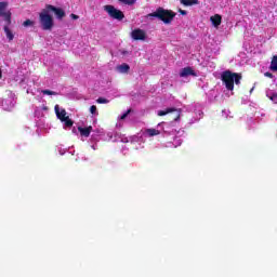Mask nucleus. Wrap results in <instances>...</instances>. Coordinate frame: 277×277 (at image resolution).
I'll return each mask as SVG.
<instances>
[{"instance_id": "423d86ee", "label": "nucleus", "mask_w": 277, "mask_h": 277, "mask_svg": "<svg viewBox=\"0 0 277 277\" xmlns=\"http://www.w3.org/2000/svg\"><path fill=\"white\" fill-rule=\"evenodd\" d=\"M45 9H48V12H53L58 21L66 17V11L62 8H56L53 4H47Z\"/></svg>"}, {"instance_id": "f03ea898", "label": "nucleus", "mask_w": 277, "mask_h": 277, "mask_svg": "<svg viewBox=\"0 0 277 277\" xmlns=\"http://www.w3.org/2000/svg\"><path fill=\"white\" fill-rule=\"evenodd\" d=\"M147 16L148 18H158V21H162L164 25H170V23L174 21L176 13L172 10L159 6L155 12L149 13Z\"/></svg>"}, {"instance_id": "dca6fc26", "label": "nucleus", "mask_w": 277, "mask_h": 277, "mask_svg": "<svg viewBox=\"0 0 277 277\" xmlns=\"http://www.w3.org/2000/svg\"><path fill=\"white\" fill-rule=\"evenodd\" d=\"M4 34L6 35L8 40H14V34L10 30V27L4 26Z\"/></svg>"}, {"instance_id": "ddd939ff", "label": "nucleus", "mask_w": 277, "mask_h": 277, "mask_svg": "<svg viewBox=\"0 0 277 277\" xmlns=\"http://www.w3.org/2000/svg\"><path fill=\"white\" fill-rule=\"evenodd\" d=\"M117 70H119L122 75H127L129 74V70H131V66H129L127 63H123L117 66Z\"/></svg>"}, {"instance_id": "9d476101", "label": "nucleus", "mask_w": 277, "mask_h": 277, "mask_svg": "<svg viewBox=\"0 0 277 277\" xmlns=\"http://www.w3.org/2000/svg\"><path fill=\"white\" fill-rule=\"evenodd\" d=\"M54 110H55L56 117L58 118V120H61V122L66 118H68V116H66V109L60 110V105H55Z\"/></svg>"}, {"instance_id": "c85d7f7f", "label": "nucleus", "mask_w": 277, "mask_h": 277, "mask_svg": "<svg viewBox=\"0 0 277 277\" xmlns=\"http://www.w3.org/2000/svg\"><path fill=\"white\" fill-rule=\"evenodd\" d=\"M1 77H3V74H0V79H1Z\"/></svg>"}, {"instance_id": "4be33fe9", "label": "nucleus", "mask_w": 277, "mask_h": 277, "mask_svg": "<svg viewBox=\"0 0 277 277\" xmlns=\"http://www.w3.org/2000/svg\"><path fill=\"white\" fill-rule=\"evenodd\" d=\"M23 27H34V21H31V19H26V21L23 23Z\"/></svg>"}, {"instance_id": "1a4fd4ad", "label": "nucleus", "mask_w": 277, "mask_h": 277, "mask_svg": "<svg viewBox=\"0 0 277 277\" xmlns=\"http://www.w3.org/2000/svg\"><path fill=\"white\" fill-rule=\"evenodd\" d=\"M180 77H197V74L192 67H184L180 71Z\"/></svg>"}, {"instance_id": "7ed1b4c3", "label": "nucleus", "mask_w": 277, "mask_h": 277, "mask_svg": "<svg viewBox=\"0 0 277 277\" xmlns=\"http://www.w3.org/2000/svg\"><path fill=\"white\" fill-rule=\"evenodd\" d=\"M39 23L43 31H51V29H53V26H54L53 16L49 14V11L47 8L39 13Z\"/></svg>"}, {"instance_id": "bb28decb", "label": "nucleus", "mask_w": 277, "mask_h": 277, "mask_svg": "<svg viewBox=\"0 0 277 277\" xmlns=\"http://www.w3.org/2000/svg\"><path fill=\"white\" fill-rule=\"evenodd\" d=\"M70 18H72V21H79V15L71 13Z\"/></svg>"}, {"instance_id": "cd10ccee", "label": "nucleus", "mask_w": 277, "mask_h": 277, "mask_svg": "<svg viewBox=\"0 0 277 277\" xmlns=\"http://www.w3.org/2000/svg\"><path fill=\"white\" fill-rule=\"evenodd\" d=\"M179 12L182 16H187V11L180 9Z\"/></svg>"}, {"instance_id": "f8f14e48", "label": "nucleus", "mask_w": 277, "mask_h": 277, "mask_svg": "<svg viewBox=\"0 0 277 277\" xmlns=\"http://www.w3.org/2000/svg\"><path fill=\"white\" fill-rule=\"evenodd\" d=\"M210 21L214 27H220L222 25V15L215 14L210 17Z\"/></svg>"}, {"instance_id": "39448f33", "label": "nucleus", "mask_w": 277, "mask_h": 277, "mask_svg": "<svg viewBox=\"0 0 277 277\" xmlns=\"http://www.w3.org/2000/svg\"><path fill=\"white\" fill-rule=\"evenodd\" d=\"M5 10H8V2H0V16L10 25L12 23V12Z\"/></svg>"}, {"instance_id": "6e6552de", "label": "nucleus", "mask_w": 277, "mask_h": 277, "mask_svg": "<svg viewBox=\"0 0 277 277\" xmlns=\"http://www.w3.org/2000/svg\"><path fill=\"white\" fill-rule=\"evenodd\" d=\"M131 38L133 40H146V31H144L140 28H136V29L132 30Z\"/></svg>"}, {"instance_id": "a878e982", "label": "nucleus", "mask_w": 277, "mask_h": 277, "mask_svg": "<svg viewBox=\"0 0 277 277\" xmlns=\"http://www.w3.org/2000/svg\"><path fill=\"white\" fill-rule=\"evenodd\" d=\"M265 77H268V79H274V74L269 72V71H266L264 74Z\"/></svg>"}, {"instance_id": "f3484780", "label": "nucleus", "mask_w": 277, "mask_h": 277, "mask_svg": "<svg viewBox=\"0 0 277 277\" xmlns=\"http://www.w3.org/2000/svg\"><path fill=\"white\" fill-rule=\"evenodd\" d=\"M146 133L149 135V137H155V135H159L161 132L157 129H147Z\"/></svg>"}, {"instance_id": "0eeeda50", "label": "nucleus", "mask_w": 277, "mask_h": 277, "mask_svg": "<svg viewBox=\"0 0 277 277\" xmlns=\"http://www.w3.org/2000/svg\"><path fill=\"white\" fill-rule=\"evenodd\" d=\"M175 114V117L173 118V120L175 122H179V120H181V109H176V108H167L166 110H159L158 111V116H168V114Z\"/></svg>"}, {"instance_id": "2eb2a0df", "label": "nucleus", "mask_w": 277, "mask_h": 277, "mask_svg": "<svg viewBox=\"0 0 277 277\" xmlns=\"http://www.w3.org/2000/svg\"><path fill=\"white\" fill-rule=\"evenodd\" d=\"M182 5L192 6L200 3L198 0H181Z\"/></svg>"}, {"instance_id": "5701e85b", "label": "nucleus", "mask_w": 277, "mask_h": 277, "mask_svg": "<svg viewBox=\"0 0 277 277\" xmlns=\"http://www.w3.org/2000/svg\"><path fill=\"white\" fill-rule=\"evenodd\" d=\"M90 113L92 114V116H96V114H98V110L96 108V105H92L90 107Z\"/></svg>"}, {"instance_id": "412c9836", "label": "nucleus", "mask_w": 277, "mask_h": 277, "mask_svg": "<svg viewBox=\"0 0 277 277\" xmlns=\"http://www.w3.org/2000/svg\"><path fill=\"white\" fill-rule=\"evenodd\" d=\"M121 3H124V5H135V1L137 0H119Z\"/></svg>"}, {"instance_id": "c756f323", "label": "nucleus", "mask_w": 277, "mask_h": 277, "mask_svg": "<svg viewBox=\"0 0 277 277\" xmlns=\"http://www.w3.org/2000/svg\"><path fill=\"white\" fill-rule=\"evenodd\" d=\"M0 75H2V72H1V68H0Z\"/></svg>"}, {"instance_id": "f257e3e1", "label": "nucleus", "mask_w": 277, "mask_h": 277, "mask_svg": "<svg viewBox=\"0 0 277 277\" xmlns=\"http://www.w3.org/2000/svg\"><path fill=\"white\" fill-rule=\"evenodd\" d=\"M221 81L224 83L226 90L233 92L235 90V83L236 85H239V83H241V74L225 70L221 75Z\"/></svg>"}, {"instance_id": "6ab92c4d", "label": "nucleus", "mask_w": 277, "mask_h": 277, "mask_svg": "<svg viewBox=\"0 0 277 277\" xmlns=\"http://www.w3.org/2000/svg\"><path fill=\"white\" fill-rule=\"evenodd\" d=\"M42 94H47L48 96H57V93L51 90H42Z\"/></svg>"}, {"instance_id": "b1692460", "label": "nucleus", "mask_w": 277, "mask_h": 277, "mask_svg": "<svg viewBox=\"0 0 277 277\" xmlns=\"http://www.w3.org/2000/svg\"><path fill=\"white\" fill-rule=\"evenodd\" d=\"M271 101H273V103H275L277 105V93H273L271 96H269Z\"/></svg>"}, {"instance_id": "aec40b11", "label": "nucleus", "mask_w": 277, "mask_h": 277, "mask_svg": "<svg viewBox=\"0 0 277 277\" xmlns=\"http://www.w3.org/2000/svg\"><path fill=\"white\" fill-rule=\"evenodd\" d=\"M96 103H98L100 105H105V104L109 103V100H107L105 97H98L96 100Z\"/></svg>"}, {"instance_id": "9b49d317", "label": "nucleus", "mask_w": 277, "mask_h": 277, "mask_svg": "<svg viewBox=\"0 0 277 277\" xmlns=\"http://www.w3.org/2000/svg\"><path fill=\"white\" fill-rule=\"evenodd\" d=\"M78 131L82 137H90V133H92L93 128L92 126H89L87 128L78 127Z\"/></svg>"}, {"instance_id": "393cba45", "label": "nucleus", "mask_w": 277, "mask_h": 277, "mask_svg": "<svg viewBox=\"0 0 277 277\" xmlns=\"http://www.w3.org/2000/svg\"><path fill=\"white\" fill-rule=\"evenodd\" d=\"M129 114H131V109H128L123 115H121L120 120H126Z\"/></svg>"}, {"instance_id": "20e7f679", "label": "nucleus", "mask_w": 277, "mask_h": 277, "mask_svg": "<svg viewBox=\"0 0 277 277\" xmlns=\"http://www.w3.org/2000/svg\"><path fill=\"white\" fill-rule=\"evenodd\" d=\"M104 12H107L108 16L115 21H124V13L111 4L104 5Z\"/></svg>"}, {"instance_id": "4468645a", "label": "nucleus", "mask_w": 277, "mask_h": 277, "mask_svg": "<svg viewBox=\"0 0 277 277\" xmlns=\"http://www.w3.org/2000/svg\"><path fill=\"white\" fill-rule=\"evenodd\" d=\"M269 70H273V72H277V55H274L272 57Z\"/></svg>"}, {"instance_id": "a211bd4d", "label": "nucleus", "mask_w": 277, "mask_h": 277, "mask_svg": "<svg viewBox=\"0 0 277 277\" xmlns=\"http://www.w3.org/2000/svg\"><path fill=\"white\" fill-rule=\"evenodd\" d=\"M62 122L65 123V127L70 128L72 127V124H75V122L72 121V119H70V117H66L65 119L62 120Z\"/></svg>"}]
</instances>
